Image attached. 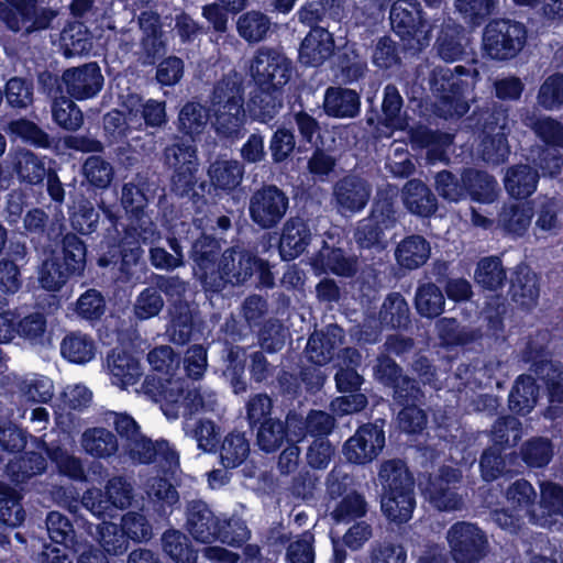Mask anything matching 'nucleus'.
<instances>
[{
    "label": "nucleus",
    "mask_w": 563,
    "mask_h": 563,
    "mask_svg": "<svg viewBox=\"0 0 563 563\" xmlns=\"http://www.w3.org/2000/svg\"><path fill=\"white\" fill-rule=\"evenodd\" d=\"M380 509L389 522L407 523L416 508L415 477L401 459L384 461L378 470Z\"/></svg>",
    "instance_id": "nucleus-1"
},
{
    "label": "nucleus",
    "mask_w": 563,
    "mask_h": 563,
    "mask_svg": "<svg viewBox=\"0 0 563 563\" xmlns=\"http://www.w3.org/2000/svg\"><path fill=\"white\" fill-rule=\"evenodd\" d=\"M87 264V244L76 233L64 234L38 268V284L46 291H59L81 277Z\"/></svg>",
    "instance_id": "nucleus-2"
},
{
    "label": "nucleus",
    "mask_w": 563,
    "mask_h": 563,
    "mask_svg": "<svg viewBox=\"0 0 563 563\" xmlns=\"http://www.w3.org/2000/svg\"><path fill=\"white\" fill-rule=\"evenodd\" d=\"M476 75V69L462 65L454 68L438 66L431 70L429 84L439 117L460 119L468 112Z\"/></svg>",
    "instance_id": "nucleus-3"
},
{
    "label": "nucleus",
    "mask_w": 563,
    "mask_h": 563,
    "mask_svg": "<svg viewBox=\"0 0 563 563\" xmlns=\"http://www.w3.org/2000/svg\"><path fill=\"white\" fill-rule=\"evenodd\" d=\"M220 269L222 280L213 289V295L221 294L229 285L243 286L254 282L262 288H273L275 276L267 260L258 256L255 250L240 245L227 247L222 253Z\"/></svg>",
    "instance_id": "nucleus-4"
},
{
    "label": "nucleus",
    "mask_w": 563,
    "mask_h": 563,
    "mask_svg": "<svg viewBox=\"0 0 563 563\" xmlns=\"http://www.w3.org/2000/svg\"><path fill=\"white\" fill-rule=\"evenodd\" d=\"M244 92L243 79L236 74L224 75L214 84L210 97V110L219 135L223 137L239 135L245 123Z\"/></svg>",
    "instance_id": "nucleus-5"
},
{
    "label": "nucleus",
    "mask_w": 563,
    "mask_h": 563,
    "mask_svg": "<svg viewBox=\"0 0 563 563\" xmlns=\"http://www.w3.org/2000/svg\"><path fill=\"white\" fill-rule=\"evenodd\" d=\"M397 196L389 190H378L367 217L361 219L354 240L361 250L382 252L387 247L386 230L397 223Z\"/></svg>",
    "instance_id": "nucleus-6"
},
{
    "label": "nucleus",
    "mask_w": 563,
    "mask_h": 563,
    "mask_svg": "<svg viewBox=\"0 0 563 563\" xmlns=\"http://www.w3.org/2000/svg\"><path fill=\"white\" fill-rule=\"evenodd\" d=\"M528 41V27L523 22L496 18L484 26L482 34L483 56L497 63L515 59Z\"/></svg>",
    "instance_id": "nucleus-7"
},
{
    "label": "nucleus",
    "mask_w": 563,
    "mask_h": 563,
    "mask_svg": "<svg viewBox=\"0 0 563 563\" xmlns=\"http://www.w3.org/2000/svg\"><path fill=\"white\" fill-rule=\"evenodd\" d=\"M165 155L174 170L170 178L173 192L178 197H188L195 211L201 212L208 206V199L203 192L196 191L198 183L199 161L197 148L192 145L177 143L165 150ZM201 191L206 184L201 183Z\"/></svg>",
    "instance_id": "nucleus-8"
},
{
    "label": "nucleus",
    "mask_w": 563,
    "mask_h": 563,
    "mask_svg": "<svg viewBox=\"0 0 563 563\" xmlns=\"http://www.w3.org/2000/svg\"><path fill=\"white\" fill-rule=\"evenodd\" d=\"M374 374L384 387L391 389L393 401L397 407L426 404V394L420 383L405 374L402 367L389 355L377 357Z\"/></svg>",
    "instance_id": "nucleus-9"
},
{
    "label": "nucleus",
    "mask_w": 563,
    "mask_h": 563,
    "mask_svg": "<svg viewBox=\"0 0 563 563\" xmlns=\"http://www.w3.org/2000/svg\"><path fill=\"white\" fill-rule=\"evenodd\" d=\"M227 241L216 238L207 232H201L192 242L190 258L194 264L195 274L207 296H212L213 289L222 280L220 269L222 266V243Z\"/></svg>",
    "instance_id": "nucleus-10"
},
{
    "label": "nucleus",
    "mask_w": 563,
    "mask_h": 563,
    "mask_svg": "<svg viewBox=\"0 0 563 563\" xmlns=\"http://www.w3.org/2000/svg\"><path fill=\"white\" fill-rule=\"evenodd\" d=\"M389 21L394 33L404 42L422 46L430 41L432 26L418 0H396Z\"/></svg>",
    "instance_id": "nucleus-11"
},
{
    "label": "nucleus",
    "mask_w": 563,
    "mask_h": 563,
    "mask_svg": "<svg viewBox=\"0 0 563 563\" xmlns=\"http://www.w3.org/2000/svg\"><path fill=\"white\" fill-rule=\"evenodd\" d=\"M289 208V197L279 187L264 184L256 189L249 203V214L252 223L261 230H272L278 227Z\"/></svg>",
    "instance_id": "nucleus-12"
},
{
    "label": "nucleus",
    "mask_w": 563,
    "mask_h": 563,
    "mask_svg": "<svg viewBox=\"0 0 563 563\" xmlns=\"http://www.w3.org/2000/svg\"><path fill=\"white\" fill-rule=\"evenodd\" d=\"M448 542L455 563H478L489 551L485 531L467 521H457L450 527Z\"/></svg>",
    "instance_id": "nucleus-13"
},
{
    "label": "nucleus",
    "mask_w": 563,
    "mask_h": 563,
    "mask_svg": "<svg viewBox=\"0 0 563 563\" xmlns=\"http://www.w3.org/2000/svg\"><path fill=\"white\" fill-rule=\"evenodd\" d=\"M385 420L378 419L360 426L343 445V454L347 462L365 465L373 462L385 448Z\"/></svg>",
    "instance_id": "nucleus-14"
},
{
    "label": "nucleus",
    "mask_w": 563,
    "mask_h": 563,
    "mask_svg": "<svg viewBox=\"0 0 563 563\" xmlns=\"http://www.w3.org/2000/svg\"><path fill=\"white\" fill-rule=\"evenodd\" d=\"M292 62L274 48H258L251 62L250 74L254 86H286L292 76Z\"/></svg>",
    "instance_id": "nucleus-15"
},
{
    "label": "nucleus",
    "mask_w": 563,
    "mask_h": 563,
    "mask_svg": "<svg viewBox=\"0 0 563 563\" xmlns=\"http://www.w3.org/2000/svg\"><path fill=\"white\" fill-rule=\"evenodd\" d=\"M366 123L376 131L385 128L390 136L395 131H404L407 125V115L404 112V98L394 84H387L383 90L380 111L371 109L366 113Z\"/></svg>",
    "instance_id": "nucleus-16"
},
{
    "label": "nucleus",
    "mask_w": 563,
    "mask_h": 563,
    "mask_svg": "<svg viewBox=\"0 0 563 563\" xmlns=\"http://www.w3.org/2000/svg\"><path fill=\"white\" fill-rule=\"evenodd\" d=\"M461 472L451 466H442L438 475H429L424 495L439 510H457L462 506V497L457 493Z\"/></svg>",
    "instance_id": "nucleus-17"
},
{
    "label": "nucleus",
    "mask_w": 563,
    "mask_h": 563,
    "mask_svg": "<svg viewBox=\"0 0 563 563\" xmlns=\"http://www.w3.org/2000/svg\"><path fill=\"white\" fill-rule=\"evenodd\" d=\"M332 195L340 212L355 214L367 206L372 185L357 174H347L334 184Z\"/></svg>",
    "instance_id": "nucleus-18"
},
{
    "label": "nucleus",
    "mask_w": 563,
    "mask_h": 563,
    "mask_svg": "<svg viewBox=\"0 0 563 563\" xmlns=\"http://www.w3.org/2000/svg\"><path fill=\"white\" fill-rule=\"evenodd\" d=\"M62 80L69 97L79 101L95 98L104 85V77L97 62L66 69Z\"/></svg>",
    "instance_id": "nucleus-19"
},
{
    "label": "nucleus",
    "mask_w": 563,
    "mask_h": 563,
    "mask_svg": "<svg viewBox=\"0 0 563 563\" xmlns=\"http://www.w3.org/2000/svg\"><path fill=\"white\" fill-rule=\"evenodd\" d=\"M284 87L255 86L246 103L250 118L258 123L274 125L284 108Z\"/></svg>",
    "instance_id": "nucleus-20"
},
{
    "label": "nucleus",
    "mask_w": 563,
    "mask_h": 563,
    "mask_svg": "<svg viewBox=\"0 0 563 563\" xmlns=\"http://www.w3.org/2000/svg\"><path fill=\"white\" fill-rule=\"evenodd\" d=\"M122 455L129 456L133 462L150 465L159 461L169 467L179 465V454L169 441L159 439L151 440L141 433L130 446L124 450Z\"/></svg>",
    "instance_id": "nucleus-21"
},
{
    "label": "nucleus",
    "mask_w": 563,
    "mask_h": 563,
    "mask_svg": "<svg viewBox=\"0 0 563 563\" xmlns=\"http://www.w3.org/2000/svg\"><path fill=\"white\" fill-rule=\"evenodd\" d=\"M167 333L174 344H188L202 335V321L187 302H176L170 310Z\"/></svg>",
    "instance_id": "nucleus-22"
},
{
    "label": "nucleus",
    "mask_w": 563,
    "mask_h": 563,
    "mask_svg": "<svg viewBox=\"0 0 563 563\" xmlns=\"http://www.w3.org/2000/svg\"><path fill=\"white\" fill-rule=\"evenodd\" d=\"M334 51L333 34L328 27L309 30L300 43L298 59L306 67H320Z\"/></svg>",
    "instance_id": "nucleus-23"
},
{
    "label": "nucleus",
    "mask_w": 563,
    "mask_h": 563,
    "mask_svg": "<svg viewBox=\"0 0 563 563\" xmlns=\"http://www.w3.org/2000/svg\"><path fill=\"white\" fill-rule=\"evenodd\" d=\"M187 530L198 542H217L219 516L203 500H192L187 506Z\"/></svg>",
    "instance_id": "nucleus-24"
},
{
    "label": "nucleus",
    "mask_w": 563,
    "mask_h": 563,
    "mask_svg": "<svg viewBox=\"0 0 563 563\" xmlns=\"http://www.w3.org/2000/svg\"><path fill=\"white\" fill-rule=\"evenodd\" d=\"M311 230L307 220L300 217L289 218L282 231L278 243L283 261L290 262L299 257L311 242Z\"/></svg>",
    "instance_id": "nucleus-25"
},
{
    "label": "nucleus",
    "mask_w": 563,
    "mask_h": 563,
    "mask_svg": "<svg viewBox=\"0 0 563 563\" xmlns=\"http://www.w3.org/2000/svg\"><path fill=\"white\" fill-rule=\"evenodd\" d=\"M134 229H124L121 238V256L119 271L126 283H139L146 272L144 250L135 239Z\"/></svg>",
    "instance_id": "nucleus-26"
},
{
    "label": "nucleus",
    "mask_w": 563,
    "mask_h": 563,
    "mask_svg": "<svg viewBox=\"0 0 563 563\" xmlns=\"http://www.w3.org/2000/svg\"><path fill=\"white\" fill-rule=\"evenodd\" d=\"M508 295L510 300L519 308L530 310L540 296L537 275L525 264H519L511 273Z\"/></svg>",
    "instance_id": "nucleus-27"
},
{
    "label": "nucleus",
    "mask_w": 563,
    "mask_h": 563,
    "mask_svg": "<svg viewBox=\"0 0 563 563\" xmlns=\"http://www.w3.org/2000/svg\"><path fill=\"white\" fill-rule=\"evenodd\" d=\"M106 364L112 384L122 388L135 385L142 376L140 360L125 349H112L107 355Z\"/></svg>",
    "instance_id": "nucleus-28"
},
{
    "label": "nucleus",
    "mask_w": 563,
    "mask_h": 563,
    "mask_svg": "<svg viewBox=\"0 0 563 563\" xmlns=\"http://www.w3.org/2000/svg\"><path fill=\"white\" fill-rule=\"evenodd\" d=\"M312 266L322 273L353 277L358 271V261L355 255H349L345 250L323 242L322 247L312 257Z\"/></svg>",
    "instance_id": "nucleus-29"
},
{
    "label": "nucleus",
    "mask_w": 563,
    "mask_h": 563,
    "mask_svg": "<svg viewBox=\"0 0 563 563\" xmlns=\"http://www.w3.org/2000/svg\"><path fill=\"white\" fill-rule=\"evenodd\" d=\"M322 109L329 118H356L361 111V96L350 88L329 86L324 90Z\"/></svg>",
    "instance_id": "nucleus-30"
},
{
    "label": "nucleus",
    "mask_w": 563,
    "mask_h": 563,
    "mask_svg": "<svg viewBox=\"0 0 563 563\" xmlns=\"http://www.w3.org/2000/svg\"><path fill=\"white\" fill-rule=\"evenodd\" d=\"M468 121L471 128L479 135L510 133L508 108L495 101L476 107L468 117Z\"/></svg>",
    "instance_id": "nucleus-31"
},
{
    "label": "nucleus",
    "mask_w": 563,
    "mask_h": 563,
    "mask_svg": "<svg viewBox=\"0 0 563 563\" xmlns=\"http://www.w3.org/2000/svg\"><path fill=\"white\" fill-rule=\"evenodd\" d=\"M539 180L538 169L522 163L509 166L503 179L506 192L516 200L531 197L537 190Z\"/></svg>",
    "instance_id": "nucleus-32"
},
{
    "label": "nucleus",
    "mask_w": 563,
    "mask_h": 563,
    "mask_svg": "<svg viewBox=\"0 0 563 563\" xmlns=\"http://www.w3.org/2000/svg\"><path fill=\"white\" fill-rule=\"evenodd\" d=\"M15 336L32 347H45L52 342L47 317L42 311H33L23 317L15 313Z\"/></svg>",
    "instance_id": "nucleus-33"
},
{
    "label": "nucleus",
    "mask_w": 563,
    "mask_h": 563,
    "mask_svg": "<svg viewBox=\"0 0 563 563\" xmlns=\"http://www.w3.org/2000/svg\"><path fill=\"white\" fill-rule=\"evenodd\" d=\"M468 37L464 26L444 22L441 25L434 47L441 59L444 62H456L464 58Z\"/></svg>",
    "instance_id": "nucleus-34"
},
{
    "label": "nucleus",
    "mask_w": 563,
    "mask_h": 563,
    "mask_svg": "<svg viewBox=\"0 0 563 563\" xmlns=\"http://www.w3.org/2000/svg\"><path fill=\"white\" fill-rule=\"evenodd\" d=\"M402 200L407 210L420 218H430L438 210V198L421 179H409L402 188Z\"/></svg>",
    "instance_id": "nucleus-35"
},
{
    "label": "nucleus",
    "mask_w": 563,
    "mask_h": 563,
    "mask_svg": "<svg viewBox=\"0 0 563 563\" xmlns=\"http://www.w3.org/2000/svg\"><path fill=\"white\" fill-rule=\"evenodd\" d=\"M27 250L25 244L11 243L7 257L0 260V290L7 295H13L20 290L23 284L21 265L25 262Z\"/></svg>",
    "instance_id": "nucleus-36"
},
{
    "label": "nucleus",
    "mask_w": 563,
    "mask_h": 563,
    "mask_svg": "<svg viewBox=\"0 0 563 563\" xmlns=\"http://www.w3.org/2000/svg\"><path fill=\"white\" fill-rule=\"evenodd\" d=\"M224 363L223 376L229 382L233 394L241 395L247 391V382L245 378V368L249 360L246 350L227 343L221 353Z\"/></svg>",
    "instance_id": "nucleus-37"
},
{
    "label": "nucleus",
    "mask_w": 563,
    "mask_h": 563,
    "mask_svg": "<svg viewBox=\"0 0 563 563\" xmlns=\"http://www.w3.org/2000/svg\"><path fill=\"white\" fill-rule=\"evenodd\" d=\"M431 254L430 243L419 234L405 236L396 246L395 258L405 269L413 271L423 266Z\"/></svg>",
    "instance_id": "nucleus-38"
},
{
    "label": "nucleus",
    "mask_w": 563,
    "mask_h": 563,
    "mask_svg": "<svg viewBox=\"0 0 563 563\" xmlns=\"http://www.w3.org/2000/svg\"><path fill=\"white\" fill-rule=\"evenodd\" d=\"M465 200L489 203L496 197L497 181L485 170L467 167L462 169Z\"/></svg>",
    "instance_id": "nucleus-39"
},
{
    "label": "nucleus",
    "mask_w": 563,
    "mask_h": 563,
    "mask_svg": "<svg viewBox=\"0 0 563 563\" xmlns=\"http://www.w3.org/2000/svg\"><path fill=\"white\" fill-rule=\"evenodd\" d=\"M81 446L88 455L99 460H108L120 451L117 435L102 427L86 429L81 435Z\"/></svg>",
    "instance_id": "nucleus-40"
},
{
    "label": "nucleus",
    "mask_w": 563,
    "mask_h": 563,
    "mask_svg": "<svg viewBox=\"0 0 563 563\" xmlns=\"http://www.w3.org/2000/svg\"><path fill=\"white\" fill-rule=\"evenodd\" d=\"M244 166L234 159H216L209 165L208 176L217 192L230 194L240 186Z\"/></svg>",
    "instance_id": "nucleus-41"
},
{
    "label": "nucleus",
    "mask_w": 563,
    "mask_h": 563,
    "mask_svg": "<svg viewBox=\"0 0 563 563\" xmlns=\"http://www.w3.org/2000/svg\"><path fill=\"white\" fill-rule=\"evenodd\" d=\"M538 398L537 380L531 375L521 374L516 378L509 393L508 407L514 413L526 416L534 408Z\"/></svg>",
    "instance_id": "nucleus-42"
},
{
    "label": "nucleus",
    "mask_w": 563,
    "mask_h": 563,
    "mask_svg": "<svg viewBox=\"0 0 563 563\" xmlns=\"http://www.w3.org/2000/svg\"><path fill=\"white\" fill-rule=\"evenodd\" d=\"M46 468L45 457L38 452L30 451L11 460L5 466V472L10 481L19 486L26 484L34 476L43 474Z\"/></svg>",
    "instance_id": "nucleus-43"
},
{
    "label": "nucleus",
    "mask_w": 563,
    "mask_h": 563,
    "mask_svg": "<svg viewBox=\"0 0 563 563\" xmlns=\"http://www.w3.org/2000/svg\"><path fill=\"white\" fill-rule=\"evenodd\" d=\"M379 322L383 328L391 330H407L410 327V309L400 292L386 296L379 310Z\"/></svg>",
    "instance_id": "nucleus-44"
},
{
    "label": "nucleus",
    "mask_w": 563,
    "mask_h": 563,
    "mask_svg": "<svg viewBox=\"0 0 563 563\" xmlns=\"http://www.w3.org/2000/svg\"><path fill=\"white\" fill-rule=\"evenodd\" d=\"M161 543L163 552L174 563H197L198 549L184 532L173 528L167 529L162 534Z\"/></svg>",
    "instance_id": "nucleus-45"
},
{
    "label": "nucleus",
    "mask_w": 563,
    "mask_h": 563,
    "mask_svg": "<svg viewBox=\"0 0 563 563\" xmlns=\"http://www.w3.org/2000/svg\"><path fill=\"white\" fill-rule=\"evenodd\" d=\"M165 241L166 246L158 243L150 246L148 261L156 269L173 272L186 263L184 247L180 240L174 235L167 236Z\"/></svg>",
    "instance_id": "nucleus-46"
},
{
    "label": "nucleus",
    "mask_w": 563,
    "mask_h": 563,
    "mask_svg": "<svg viewBox=\"0 0 563 563\" xmlns=\"http://www.w3.org/2000/svg\"><path fill=\"white\" fill-rule=\"evenodd\" d=\"M505 451L498 445H489L482 452L478 465L484 482L492 483L511 473L512 455Z\"/></svg>",
    "instance_id": "nucleus-47"
},
{
    "label": "nucleus",
    "mask_w": 563,
    "mask_h": 563,
    "mask_svg": "<svg viewBox=\"0 0 563 563\" xmlns=\"http://www.w3.org/2000/svg\"><path fill=\"white\" fill-rule=\"evenodd\" d=\"M533 217V209L526 203L505 205L499 213L498 223L503 231L514 238L523 236Z\"/></svg>",
    "instance_id": "nucleus-48"
},
{
    "label": "nucleus",
    "mask_w": 563,
    "mask_h": 563,
    "mask_svg": "<svg viewBox=\"0 0 563 563\" xmlns=\"http://www.w3.org/2000/svg\"><path fill=\"white\" fill-rule=\"evenodd\" d=\"M96 345L92 338L80 331L67 333L60 342V355L74 364H86L95 356Z\"/></svg>",
    "instance_id": "nucleus-49"
},
{
    "label": "nucleus",
    "mask_w": 563,
    "mask_h": 563,
    "mask_svg": "<svg viewBox=\"0 0 563 563\" xmlns=\"http://www.w3.org/2000/svg\"><path fill=\"white\" fill-rule=\"evenodd\" d=\"M220 463L225 470H233L244 463L250 454V442L244 432L231 431L221 441Z\"/></svg>",
    "instance_id": "nucleus-50"
},
{
    "label": "nucleus",
    "mask_w": 563,
    "mask_h": 563,
    "mask_svg": "<svg viewBox=\"0 0 563 563\" xmlns=\"http://www.w3.org/2000/svg\"><path fill=\"white\" fill-rule=\"evenodd\" d=\"M37 0H4L0 1V21L14 33L26 26L36 10Z\"/></svg>",
    "instance_id": "nucleus-51"
},
{
    "label": "nucleus",
    "mask_w": 563,
    "mask_h": 563,
    "mask_svg": "<svg viewBox=\"0 0 563 563\" xmlns=\"http://www.w3.org/2000/svg\"><path fill=\"white\" fill-rule=\"evenodd\" d=\"M154 511L162 518L168 517L179 505V494L166 477H154L147 492Z\"/></svg>",
    "instance_id": "nucleus-52"
},
{
    "label": "nucleus",
    "mask_w": 563,
    "mask_h": 563,
    "mask_svg": "<svg viewBox=\"0 0 563 563\" xmlns=\"http://www.w3.org/2000/svg\"><path fill=\"white\" fill-rule=\"evenodd\" d=\"M507 273L500 257H482L475 268L474 280L483 289L496 291L506 283Z\"/></svg>",
    "instance_id": "nucleus-53"
},
{
    "label": "nucleus",
    "mask_w": 563,
    "mask_h": 563,
    "mask_svg": "<svg viewBox=\"0 0 563 563\" xmlns=\"http://www.w3.org/2000/svg\"><path fill=\"white\" fill-rule=\"evenodd\" d=\"M271 26L269 16L257 10L242 13L236 21L239 35L249 44L264 41L271 31Z\"/></svg>",
    "instance_id": "nucleus-54"
},
{
    "label": "nucleus",
    "mask_w": 563,
    "mask_h": 563,
    "mask_svg": "<svg viewBox=\"0 0 563 563\" xmlns=\"http://www.w3.org/2000/svg\"><path fill=\"white\" fill-rule=\"evenodd\" d=\"M440 344L445 349L466 346L476 341V331L462 327L455 318L443 317L435 323Z\"/></svg>",
    "instance_id": "nucleus-55"
},
{
    "label": "nucleus",
    "mask_w": 563,
    "mask_h": 563,
    "mask_svg": "<svg viewBox=\"0 0 563 563\" xmlns=\"http://www.w3.org/2000/svg\"><path fill=\"white\" fill-rule=\"evenodd\" d=\"M413 302L421 318L434 319L444 311L445 298L435 284L426 283L418 286Z\"/></svg>",
    "instance_id": "nucleus-56"
},
{
    "label": "nucleus",
    "mask_w": 563,
    "mask_h": 563,
    "mask_svg": "<svg viewBox=\"0 0 563 563\" xmlns=\"http://www.w3.org/2000/svg\"><path fill=\"white\" fill-rule=\"evenodd\" d=\"M8 131L26 145L44 150L53 146V139L49 134L29 119L20 118L12 120L8 124Z\"/></svg>",
    "instance_id": "nucleus-57"
},
{
    "label": "nucleus",
    "mask_w": 563,
    "mask_h": 563,
    "mask_svg": "<svg viewBox=\"0 0 563 563\" xmlns=\"http://www.w3.org/2000/svg\"><path fill=\"white\" fill-rule=\"evenodd\" d=\"M60 40L66 57L89 54L92 48V35L80 22L70 23L62 31Z\"/></svg>",
    "instance_id": "nucleus-58"
},
{
    "label": "nucleus",
    "mask_w": 563,
    "mask_h": 563,
    "mask_svg": "<svg viewBox=\"0 0 563 563\" xmlns=\"http://www.w3.org/2000/svg\"><path fill=\"white\" fill-rule=\"evenodd\" d=\"M48 220L47 213L41 208H32L23 218L25 232L35 250L44 253L52 246V238L47 231Z\"/></svg>",
    "instance_id": "nucleus-59"
},
{
    "label": "nucleus",
    "mask_w": 563,
    "mask_h": 563,
    "mask_svg": "<svg viewBox=\"0 0 563 563\" xmlns=\"http://www.w3.org/2000/svg\"><path fill=\"white\" fill-rule=\"evenodd\" d=\"M209 110L199 102L188 101L179 111L178 130L192 140L200 135L208 122Z\"/></svg>",
    "instance_id": "nucleus-60"
},
{
    "label": "nucleus",
    "mask_w": 563,
    "mask_h": 563,
    "mask_svg": "<svg viewBox=\"0 0 563 563\" xmlns=\"http://www.w3.org/2000/svg\"><path fill=\"white\" fill-rule=\"evenodd\" d=\"M251 431L255 434L258 449L265 453L278 451L286 442L283 421L277 417L261 422Z\"/></svg>",
    "instance_id": "nucleus-61"
},
{
    "label": "nucleus",
    "mask_w": 563,
    "mask_h": 563,
    "mask_svg": "<svg viewBox=\"0 0 563 563\" xmlns=\"http://www.w3.org/2000/svg\"><path fill=\"white\" fill-rule=\"evenodd\" d=\"M553 443L544 437L528 439L520 449L522 462L530 468L545 467L553 457Z\"/></svg>",
    "instance_id": "nucleus-62"
},
{
    "label": "nucleus",
    "mask_w": 563,
    "mask_h": 563,
    "mask_svg": "<svg viewBox=\"0 0 563 563\" xmlns=\"http://www.w3.org/2000/svg\"><path fill=\"white\" fill-rule=\"evenodd\" d=\"M508 135L509 133L506 132L479 135L478 154L481 158L492 165L505 163L510 155Z\"/></svg>",
    "instance_id": "nucleus-63"
},
{
    "label": "nucleus",
    "mask_w": 563,
    "mask_h": 563,
    "mask_svg": "<svg viewBox=\"0 0 563 563\" xmlns=\"http://www.w3.org/2000/svg\"><path fill=\"white\" fill-rule=\"evenodd\" d=\"M45 525L53 543L63 545L65 549H75L78 544L74 526L65 515L58 511H49Z\"/></svg>",
    "instance_id": "nucleus-64"
}]
</instances>
